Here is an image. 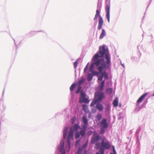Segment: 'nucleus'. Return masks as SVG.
<instances>
[{
  "instance_id": "22",
  "label": "nucleus",
  "mask_w": 154,
  "mask_h": 154,
  "mask_svg": "<svg viewBox=\"0 0 154 154\" xmlns=\"http://www.w3.org/2000/svg\"><path fill=\"white\" fill-rule=\"evenodd\" d=\"M85 80V79L84 78L82 79L81 80H79L78 82V83L79 85H81L82 84Z\"/></svg>"
},
{
  "instance_id": "32",
  "label": "nucleus",
  "mask_w": 154,
  "mask_h": 154,
  "mask_svg": "<svg viewBox=\"0 0 154 154\" xmlns=\"http://www.w3.org/2000/svg\"><path fill=\"white\" fill-rule=\"evenodd\" d=\"M76 119V117L75 116H73L71 119V122L72 124L74 123Z\"/></svg>"
},
{
  "instance_id": "18",
  "label": "nucleus",
  "mask_w": 154,
  "mask_h": 154,
  "mask_svg": "<svg viewBox=\"0 0 154 154\" xmlns=\"http://www.w3.org/2000/svg\"><path fill=\"white\" fill-rule=\"evenodd\" d=\"M83 122L84 124L87 125L88 124V121L87 118L85 116H83L82 118Z\"/></svg>"
},
{
  "instance_id": "3",
  "label": "nucleus",
  "mask_w": 154,
  "mask_h": 154,
  "mask_svg": "<svg viewBox=\"0 0 154 154\" xmlns=\"http://www.w3.org/2000/svg\"><path fill=\"white\" fill-rule=\"evenodd\" d=\"M79 128V125L77 124H75L73 126H72L70 128L67 139L69 150L70 148V140H73V133L77 131L78 129Z\"/></svg>"
},
{
  "instance_id": "42",
  "label": "nucleus",
  "mask_w": 154,
  "mask_h": 154,
  "mask_svg": "<svg viewBox=\"0 0 154 154\" xmlns=\"http://www.w3.org/2000/svg\"><path fill=\"white\" fill-rule=\"evenodd\" d=\"M112 150L115 149V147L114 146H112Z\"/></svg>"
},
{
  "instance_id": "2",
  "label": "nucleus",
  "mask_w": 154,
  "mask_h": 154,
  "mask_svg": "<svg viewBox=\"0 0 154 154\" xmlns=\"http://www.w3.org/2000/svg\"><path fill=\"white\" fill-rule=\"evenodd\" d=\"M95 145L97 149H99L100 150H103V151L105 149H109L111 147L109 142L107 141L106 139L105 140L103 139H102L100 143H97Z\"/></svg>"
},
{
  "instance_id": "25",
  "label": "nucleus",
  "mask_w": 154,
  "mask_h": 154,
  "mask_svg": "<svg viewBox=\"0 0 154 154\" xmlns=\"http://www.w3.org/2000/svg\"><path fill=\"white\" fill-rule=\"evenodd\" d=\"M112 90L111 88H108L106 89V92L109 94H111L112 92Z\"/></svg>"
},
{
  "instance_id": "12",
  "label": "nucleus",
  "mask_w": 154,
  "mask_h": 154,
  "mask_svg": "<svg viewBox=\"0 0 154 154\" xmlns=\"http://www.w3.org/2000/svg\"><path fill=\"white\" fill-rule=\"evenodd\" d=\"M64 142L63 141L60 142V144L58 147V149L60 152L65 151L64 150Z\"/></svg>"
},
{
  "instance_id": "10",
  "label": "nucleus",
  "mask_w": 154,
  "mask_h": 154,
  "mask_svg": "<svg viewBox=\"0 0 154 154\" xmlns=\"http://www.w3.org/2000/svg\"><path fill=\"white\" fill-rule=\"evenodd\" d=\"M88 141L87 140L86 143L84 144L82 147L79 148L77 152V154H86V151H83V150L85 149L88 144Z\"/></svg>"
},
{
  "instance_id": "26",
  "label": "nucleus",
  "mask_w": 154,
  "mask_h": 154,
  "mask_svg": "<svg viewBox=\"0 0 154 154\" xmlns=\"http://www.w3.org/2000/svg\"><path fill=\"white\" fill-rule=\"evenodd\" d=\"M97 102H98L97 100L94 99V100L92 101L91 104V106H93L95 105Z\"/></svg>"
},
{
  "instance_id": "5",
  "label": "nucleus",
  "mask_w": 154,
  "mask_h": 154,
  "mask_svg": "<svg viewBox=\"0 0 154 154\" xmlns=\"http://www.w3.org/2000/svg\"><path fill=\"white\" fill-rule=\"evenodd\" d=\"M92 74L93 75H98L99 74V73H100L99 72H98L94 71H92ZM101 73V75L98 77V80L100 81L102 80L103 77H104L105 79H108V75L106 71H104L103 72H102Z\"/></svg>"
},
{
  "instance_id": "34",
  "label": "nucleus",
  "mask_w": 154,
  "mask_h": 154,
  "mask_svg": "<svg viewBox=\"0 0 154 154\" xmlns=\"http://www.w3.org/2000/svg\"><path fill=\"white\" fill-rule=\"evenodd\" d=\"M80 141L79 140L76 141L75 143V146L77 147L79 146L80 144Z\"/></svg>"
},
{
  "instance_id": "35",
  "label": "nucleus",
  "mask_w": 154,
  "mask_h": 154,
  "mask_svg": "<svg viewBox=\"0 0 154 154\" xmlns=\"http://www.w3.org/2000/svg\"><path fill=\"white\" fill-rule=\"evenodd\" d=\"M78 63V62L77 61H75L74 63V68L76 69L77 66V65Z\"/></svg>"
},
{
  "instance_id": "9",
  "label": "nucleus",
  "mask_w": 154,
  "mask_h": 154,
  "mask_svg": "<svg viewBox=\"0 0 154 154\" xmlns=\"http://www.w3.org/2000/svg\"><path fill=\"white\" fill-rule=\"evenodd\" d=\"M104 97V94L103 93H96L95 94V98L97 101L100 103Z\"/></svg>"
},
{
  "instance_id": "21",
  "label": "nucleus",
  "mask_w": 154,
  "mask_h": 154,
  "mask_svg": "<svg viewBox=\"0 0 154 154\" xmlns=\"http://www.w3.org/2000/svg\"><path fill=\"white\" fill-rule=\"evenodd\" d=\"M93 75L92 74H88V75L87 79L88 81H90L92 80Z\"/></svg>"
},
{
  "instance_id": "19",
  "label": "nucleus",
  "mask_w": 154,
  "mask_h": 154,
  "mask_svg": "<svg viewBox=\"0 0 154 154\" xmlns=\"http://www.w3.org/2000/svg\"><path fill=\"white\" fill-rule=\"evenodd\" d=\"M67 128H66L64 130V131L63 132V138L64 139H65L66 138V136L67 134Z\"/></svg>"
},
{
  "instance_id": "1",
  "label": "nucleus",
  "mask_w": 154,
  "mask_h": 154,
  "mask_svg": "<svg viewBox=\"0 0 154 154\" xmlns=\"http://www.w3.org/2000/svg\"><path fill=\"white\" fill-rule=\"evenodd\" d=\"M99 54H96L93 57V60L94 63L91 64L90 68V71L91 72L95 65L100 73L103 70L109 69L110 66L111 57L108 49L103 46L99 48Z\"/></svg>"
},
{
  "instance_id": "33",
  "label": "nucleus",
  "mask_w": 154,
  "mask_h": 154,
  "mask_svg": "<svg viewBox=\"0 0 154 154\" xmlns=\"http://www.w3.org/2000/svg\"><path fill=\"white\" fill-rule=\"evenodd\" d=\"M82 127V130H84L85 131H86V129L87 128V125H85H85H83Z\"/></svg>"
},
{
  "instance_id": "23",
  "label": "nucleus",
  "mask_w": 154,
  "mask_h": 154,
  "mask_svg": "<svg viewBox=\"0 0 154 154\" xmlns=\"http://www.w3.org/2000/svg\"><path fill=\"white\" fill-rule=\"evenodd\" d=\"M104 83V81H102V82H101V85L100 86V90H101L103 89Z\"/></svg>"
},
{
  "instance_id": "15",
  "label": "nucleus",
  "mask_w": 154,
  "mask_h": 154,
  "mask_svg": "<svg viewBox=\"0 0 154 154\" xmlns=\"http://www.w3.org/2000/svg\"><path fill=\"white\" fill-rule=\"evenodd\" d=\"M82 109L86 113H89V111L88 106L86 105H83L82 106Z\"/></svg>"
},
{
  "instance_id": "41",
  "label": "nucleus",
  "mask_w": 154,
  "mask_h": 154,
  "mask_svg": "<svg viewBox=\"0 0 154 154\" xmlns=\"http://www.w3.org/2000/svg\"><path fill=\"white\" fill-rule=\"evenodd\" d=\"M113 151L114 153V154H116V152L115 149L114 150H113Z\"/></svg>"
},
{
  "instance_id": "24",
  "label": "nucleus",
  "mask_w": 154,
  "mask_h": 154,
  "mask_svg": "<svg viewBox=\"0 0 154 154\" xmlns=\"http://www.w3.org/2000/svg\"><path fill=\"white\" fill-rule=\"evenodd\" d=\"M79 133L80 135H82V137H83L85 134V131L84 130H82L79 132Z\"/></svg>"
},
{
  "instance_id": "36",
  "label": "nucleus",
  "mask_w": 154,
  "mask_h": 154,
  "mask_svg": "<svg viewBox=\"0 0 154 154\" xmlns=\"http://www.w3.org/2000/svg\"><path fill=\"white\" fill-rule=\"evenodd\" d=\"M89 63H88L87 65L85 67L84 69V72H85L88 69V65Z\"/></svg>"
},
{
  "instance_id": "31",
  "label": "nucleus",
  "mask_w": 154,
  "mask_h": 154,
  "mask_svg": "<svg viewBox=\"0 0 154 154\" xmlns=\"http://www.w3.org/2000/svg\"><path fill=\"white\" fill-rule=\"evenodd\" d=\"M80 136V134L79 132H77L75 134V138L76 139L79 138Z\"/></svg>"
},
{
  "instance_id": "11",
  "label": "nucleus",
  "mask_w": 154,
  "mask_h": 154,
  "mask_svg": "<svg viewBox=\"0 0 154 154\" xmlns=\"http://www.w3.org/2000/svg\"><path fill=\"white\" fill-rule=\"evenodd\" d=\"M108 125L107 122V119H103L100 123V127L103 128H107L108 127Z\"/></svg>"
},
{
  "instance_id": "30",
  "label": "nucleus",
  "mask_w": 154,
  "mask_h": 154,
  "mask_svg": "<svg viewBox=\"0 0 154 154\" xmlns=\"http://www.w3.org/2000/svg\"><path fill=\"white\" fill-rule=\"evenodd\" d=\"M96 118L97 120H100L102 118V115L101 114H100L97 116Z\"/></svg>"
},
{
  "instance_id": "7",
  "label": "nucleus",
  "mask_w": 154,
  "mask_h": 154,
  "mask_svg": "<svg viewBox=\"0 0 154 154\" xmlns=\"http://www.w3.org/2000/svg\"><path fill=\"white\" fill-rule=\"evenodd\" d=\"M101 138L100 136L99 135L97 134L96 132H95L93 135L92 136L91 139V143L95 144L97 143H98V141L101 139Z\"/></svg>"
},
{
  "instance_id": "28",
  "label": "nucleus",
  "mask_w": 154,
  "mask_h": 154,
  "mask_svg": "<svg viewBox=\"0 0 154 154\" xmlns=\"http://www.w3.org/2000/svg\"><path fill=\"white\" fill-rule=\"evenodd\" d=\"M105 110L106 112H109L110 110V106L109 105H107L106 106L105 108Z\"/></svg>"
},
{
  "instance_id": "38",
  "label": "nucleus",
  "mask_w": 154,
  "mask_h": 154,
  "mask_svg": "<svg viewBox=\"0 0 154 154\" xmlns=\"http://www.w3.org/2000/svg\"><path fill=\"white\" fill-rule=\"evenodd\" d=\"M96 112V109H92V112L93 113H95Z\"/></svg>"
},
{
  "instance_id": "17",
  "label": "nucleus",
  "mask_w": 154,
  "mask_h": 154,
  "mask_svg": "<svg viewBox=\"0 0 154 154\" xmlns=\"http://www.w3.org/2000/svg\"><path fill=\"white\" fill-rule=\"evenodd\" d=\"M113 104L115 107H117L118 106V98H116L114 100L113 102Z\"/></svg>"
},
{
  "instance_id": "8",
  "label": "nucleus",
  "mask_w": 154,
  "mask_h": 154,
  "mask_svg": "<svg viewBox=\"0 0 154 154\" xmlns=\"http://www.w3.org/2000/svg\"><path fill=\"white\" fill-rule=\"evenodd\" d=\"M86 96L85 93V92L81 91V96L79 100L80 103L84 102L85 103H88L89 102V101L88 99L85 98Z\"/></svg>"
},
{
  "instance_id": "43",
  "label": "nucleus",
  "mask_w": 154,
  "mask_h": 154,
  "mask_svg": "<svg viewBox=\"0 0 154 154\" xmlns=\"http://www.w3.org/2000/svg\"><path fill=\"white\" fill-rule=\"evenodd\" d=\"M62 152V154H65V151H63V152Z\"/></svg>"
},
{
  "instance_id": "4",
  "label": "nucleus",
  "mask_w": 154,
  "mask_h": 154,
  "mask_svg": "<svg viewBox=\"0 0 154 154\" xmlns=\"http://www.w3.org/2000/svg\"><path fill=\"white\" fill-rule=\"evenodd\" d=\"M100 11L99 10H97L96 11V14L94 18V20H96L99 17L98 25L97 27V29L98 30H100L102 28L104 22L103 19L100 15Z\"/></svg>"
},
{
  "instance_id": "29",
  "label": "nucleus",
  "mask_w": 154,
  "mask_h": 154,
  "mask_svg": "<svg viewBox=\"0 0 154 154\" xmlns=\"http://www.w3.org/2000/svg\"><path fill=\"white\" fill-rule=\"evenodd\" d=\"M106 128H103L101 127L100 130V134H103L104 133L105 129H106Z\"/></svg>"
},
{
  "instance_id": "13",
  "label": "nucleus",
  "mask_w": 154,
  "mask_h": 154,
  "mask_svg": "<svg viewBox=\"0 0 154 154\" xmlns=\"http://www.w3.org/2000/svg\"><path fill=\"white\" fill-rule=\"evenodd\" d=\"M148 93H146L143 94L142 96H141L137 100V103L139 104V103L143 101V100L144 99V97L146 96V95Z\"/></svg>"
},
{
  "instance_id": "27",
  "label": "nucleus",
  "mask_w": 154,
  "mask_h": 154,
  "mask_svg": "<svg viewBox=\"0 0 154 154\" xmlns=\"http://www.w3.org/2000/svg\"><path fill=\"white\" fill-rule=\"evenodd\" d=\"M82 89V87L81 85H79L78 86V88L77 90V91L75 92V93L77 94L79 93V92Z\"/></svg>"
},
{
  "instance_id": "39",
  "label": "nucleus",
  "mask_w": 154,
  "mask_h": 154,
  "mask_svg": "<svg viewBox=\"0 0 154 154\" xmlns=\"http://www.w3.org/2000/svg\"><path fill=\"white\" fill-rule=\"evenodd\" d=\"M121 65L124 68L125 65H124V63H122L121 62Z\"/></svg>"
},
{
  "instance_id": "16",
  "label": "nucleus",
  "mask_w": 154,
  "mask_h": 154,
  "mask_svg": "<svg viewBox=\"0 0 154 154\" xmlns=\"http://www.w3.org/2000/svg\"><path fill=\"white\" fill-rule=\"evenodd\" d=\"M106 35V32L104 29L102 30V32L99 38L100 39H102Z\"/></svg>"
},
{
  "instance_id": "6",
  "label": "nucleus",
  "mask_w": 154,
  "mask_h": 154,
  "mask_svg": "<svg viewBox=\"0 0 154 154\" xmlns=\"http://www.w3.org/2000/svg\"><path fill=\"white\" fill-rule=\"evenodd\" d=\"M106 6L105 9L106 11V17L108 20V22H109L110 19V3L109 1H106Z\"/></svg>"
},
{
  "instance_id": "40",
  "label": "nucleus",
  "mask_w": 154,
  "mask_h": 154,
  "mask_svg": "<svg viewBox=\"0 0 154 154\" xmlns=\"http://www.w3.org/2000/svg\"><path fill=\"white\" fill-rule=\"evenodd\" d=\"M113 151L114 153V154H116V152L115 149L114 150H113Z\"/></svg>"
},
{
  "instance_id": "14",
  "label": "nucleus",
  "mask_w": 154,
  "mask_h": 154,
  "mask_svg": "<svg viewBox=\"0 0 154 154\" xmlns=\"http://www.w3.org/2000/svg\"><path fill=\"white\" fill-rule=\"evenodd\" d=\"M96 108L100 111H103V106L99 103L96 104Z\"/></svg>"
},
{
  "instance_id": "37",
  "label": "nucleus",
  "mask_w": 154,
  "mask_h": 154,
  "mask_svg": "<svg viewBox=\"0 0 154 154\" xmlns=\"http://www.w3.org/2000/svg\"><path fill=\"white\" fill-rule=\"evenodd\" d=\"M100 153L97 152L95 154H104V152L103 150H100Z\"/></svg>"
},
{
  "instance_id": "20",
  "label": "nucleus",
  "mask_w": 154,
  "mask_h": 154,
  "mask_svg": "<svg viewBox=\"0 0 154 154\" xmlns=\"http://www.w3.org/2000/svg\"><path fill=\"white\" fill-rule=\"evenodd\" d=\"M76 84L75 83L72 84L70 87V90L71 91H72L75 87Z\"/></svg>"
},
{
  "instance_id": "44",
  "label": "nucleus",
  "mask_w": 154,
  "mask_h": 154,
  "mask_svg": "<svg viewBox=\"0 0 154 154\" xmlns=\"http://www.w3.org/2000/svg\"><path fill=\"white\" fill-rule=\"evenodd\" d=\"M110 154H113L112 152H110Z\"/></svg>"
}]
</instances>
